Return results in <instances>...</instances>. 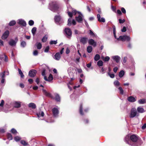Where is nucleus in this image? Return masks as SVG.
I'll list each match as a JSON object with an SVG mask.
<instances>
[{
	"label": "nucleus",
	"instance_id": "6",
	"mask_svg": "<svg viewBox=\"0 0 146 146\" xmlns=\"http://www.w3.org/2000/svg\"><path fill=\"white\" fill-rule=\"evenodd\" d=\"M36 71L34 70H30L29 73V76L31 77H35L36 75Z\"/></svg>",
	"mask_w": 146,
	"mask_h": 146
},
{
	"label": "nucleus",
	"instance_id": "44",
	"mask_svg": "<svg viewBox=\"0 0 146 146\" xmlns=\"http://www.w3.org/2000/svg\"><path fill=\"white\" fill-rule=\"evenodd\" d=\"M21 46L23 47H24L26 46V44L24 41H22L21 42Z\"/></svg>",
	"mask_w": 146,
	"mask_h": 146
},
{
	"label": "nucleus",
	"instance_id": "13",
	"mask_svg": "<svg viewBox=\"0 0 146 146\" xmlns=\"http://www.w3.org/2000/svg\"><path fill=\"white\" fill-rule=\"evenodd\" d=\"M53 115L55 117H56L58 116V110L57 108H54L52 110Z\"/></svg>",
	"mask_w": 146,
	"mask_h": 146
},
{
	"label": "nucleus",
	"instance_id": "45",
	"mask_svg": "<svg viewBox=\"0 0 146 146\" xmlns=\"http://www.w3.org/2000/svg\"><path fill=\"white\" fill-rule=\"evenodd\" d=\"M21 143L24 146H26L28 145L27 143L25 141L22 140L21 141Z\"/></svg>",
	"mask_w": 146,
	"mask_h": 146
},
{
	"label": "nucleus",
	"instance_id": "16",
	"mask_svg": "<svg viewBox=\"0 0 146 146\" xmlns=\"http://www.w3.org/2000/svg\"><path fill=\"white\" fill-rule=\"evenodd\" d=\"M44 78L45 80L48 82H50L53 80V77L52 75L51 74H50L48 79L46 76H44Z\"/></svg>",
	"mask_w": 146,
	"mask_h": 146
},
{
	"label": "nucleus",
	"instance_id": "28",
	"mask_svg": "<svg viewBox=\"0 0 146 146\" xmlns=\"http://www.w3.org/2000/svg\"><path fill=\"white\" fill-rule=\"evenodd\" d=\"M138 102L140 104H143L146 103V100L144 99H141L139 100Z\"/></svg>",
	"mask_w": 146,
	"mask_h": 146
},
{
	"label": "nucleus",
	"instance_id": "19",
	"mask_svg": "<svg viewBox=\"0 0 146 146\" xmlns=\"http://www.w3.org/2000/svg\"><path fill=\"white\" fill-rule=\"evenodd\" d=\"M97 17L98 21L100 22L104 23L105 22V20L104 18L102 17L101 19L100 18V16L99 14L97 15Z\"/></svg>",
	"mask_w": 146,
	"mask_h": 146
},
{
	"label": "nucleus",
	"instance_id": "32",
	"mask_svg": "<svg viewBox=\"0 0 146 146\" xmlns=\"http://www.w3.org/2000/svg\"><path fill=\"white\" fill-rule=\"evenodd\" d=\"M36 45L38 49H40L42 48V44L40 42H37L36 43Z\"/></svg>",
	"mask_w": 146,
	"mask_h": 146
},
{
	"label": "nucleus",
	"instance_id": "59",
	"mask_svg": "<svg viewBox=\"0 0 146 146\" xmlns=\"http://www.w3.org/2000/svg\"><path fill=\"white\" fill-rule=\"evenodd\" d=\"M126 31V28L125 27H123V29L121 30L122 32H125Z\"/></svg>",
	"mask_w": 146,
	"mask_h": 146
},
{
	"label": "nucleus",
	"instance_id": "30",
	"mask_svg": "<svg viewBox=\"0 0 146 146\" xmlns=\"http://www.w3.org/2000/svg\"><path fill=\"white\" fill-rule=\"evenodd\" d=\"M92 47L91 46H89L87 48V50L88 52L90 53L92 51Z\"/></svg>",
	"mask_w": 146,
	"mask_h": 146
},
{
	"label": "nucleus",
	"instance_id": "51",
	"mask_svg": "<svg viewBox=\"0 0 146 146\" xmlns=\"http://www.w3.org/2000/svg\"><path fill=\"white\" fill-rule=\"evenodd\" d=\"M127 57H124L123 59V61L122 62V63L123 64L125 63L127 61Z\"/></svg>",
	"mask_w": 146,
	"mask_h": 146
},
{
	"label": "nucleus",
	"instance_id": "55",
	"mask_svg": "<svg viewBox=\"0 0 146 146\" xmlns=\"http://www.w3.org/2000/svg\"><path fill=\"white\" fill-rule=\"evenodd\" d=\"M80 56H78L77 57L76 59L75 62L76 63H78L79 62H80Z\"/></svg>",
	"mask_w": 146,
	"mask_h": 146
},
{
	"label": "nucleus",
	"instance_id": "4",
	"mask_svg": "<svg viewBox=\"0 0 146 146\" xmlns=\"http://www.w3.org/2000/svg\"><path fill=\"white\" fill-rule=\"evenodd\" d=\"M118 40H121L123 41L126 40L127 41H129L130 40L131 38L129 36L126 35H124L123 36H120L118 38H117Z\"/></svg>",
	"mask_w": 146,
	"mask_h": 146
},
{
	"label": "nucleus",
	"instance_id": "36",
	"mask_svg": "<svg viewBox=\"0 0 146 146\" xmlns=\"http://www.w3.org/2000/svg\"><path fill=\"white\" fill-rule=\"evenodd\" d=\"M118 89L119 90L120 94L121 95H123L124 94V91L122 88L121 87H118Z\"/></svg>",
	"mask_w": 146,
	"mask_h": 146
},
{
	"label": "nucleus",
	"instance_id": "2",
	"mask_svg": "<svg viewBox=\"0 0 146 146\" xmlns=\"http://www.w3.org/2000/svg\"><path fill=\"white\" fill-rule=\"evenodd\" d=\"M49 8L52 11L55 12L58 9V4L56 1H53L50 3Z\"/></svg>",
	"mask_w": 146,
	"mask_h": 146
},
{
	"label": "nucleus",
	"instance_id": "1",
	"mask_svg": "<svg viewBox=\"0 0 146 146\" xmlns=\"http://www.w3.org/2000/svg\"><path fill=\"white\" fill-rule=\"evenodd\" d=\"M67 8V13L68 15L70 17H72L73 15H75L76 13H77L78 14V15L76 17V20L79 23H81L83 20V16L81 13L79 11H77L76 10L73 9L70 6H68Z\"/></svg>",
	"mask_w": 146,
	"mask_h": 146
},
{
	"label": "nucleus",
	"instance_id": "39",
	"mask_svg": "<svg viewBox=\"0 0 146 146\" xmlns=\"http://www.w3.org/2000/svg\"><path fill=\"white\" fill-rule=\"evenodd\" d=\"M18 70L19 71V74L21 75V77L22 78H23L24 77V76L21 70L19 68H18Z\"/></svg>",
	"mask_w": 146,
	"mask_h": 146
},
{
	"label": "nucleus",
	"instance_id": "17",
	"mask_svg": "<svg viewBox=\"0 0 146 146\" xmlns=\"http://www.w3.org/2000/svg\"><path fill=\"white\" fill-rule=\"evenodd\" d=\"M54 95L55 96L54 98V99L56 100L57 102H60V97L58 94L55 93L54 94Z\"/></svg>",
	"mask_w": 146,
	"mask_h": 146
},
{
	"label": "nucleus",
	"instance_id": "43",
	"mask_svg": "<svg viewBox=\"0 0 146 146\" xmlns=\"http://www.w3.org/2000/svg\"><path fill=\"white\" fill-rule=\"evenodd\" d=\"M11 131L12 133L14 134L15 135H16L17 133L16 130L14 128L12 129L11 130Z\"/></svg>",
	"mask_w": 146,
	"mask_h": 146
},
{
	"label": "nucleus",
	"instance_id": "12",
	"mask_svg": "<svg viewBox=\"0 0 146 146\" xmlns=\"http://www.w3.org/2000/svg\"><path fill=\"white\" fill-rule=\"evenodd\" d=\"M112 58L116 63H118L120 59V57L118 55L113 56Z\"/></svg>",
	"mask_w": 146,
	"mask_h": 146
},
{
	"label": "nucleus",
	"instance_id": "54",
	"mask_svg": "<svg viewBox=\"0 0 146 146\" xmlns=\"http://www.w3.org/2000/svg\"><path fill=\"white\" fill-rule=\"evenodd\" d=\"M38 54V52L37 50H35L33 52V55L34 56H37Z\"/></svg>",
	"mask_w": 146,
	"mask_h": 146
},
{
	"label": "nucleus",
	"instance_id": "18",
	"mask_svg": "<svg viewBox=\"0 0 146 146\" xmlns=\"http://www.w3.org/2000/svg\"><path fill=\"white\" fill-rule=\"evenodd\" d=\"M9 44L11 46H15L16 45L17 42L14 40L11 39L9 42Z\"/></svg>",
	"mask_w": 146,
	"mask_h": 146
},
{
	"label": "nucleus",
	"instance_id": "52",
	"mask_svg": "<svg viewBox=\"0 0 146 146\" xmlns=\"http://www.w3.org/2000/svg\"><path fill=\"white\" fill-rule=\"evenodd\" d=\"M119 21L120 23H123L125 22V20L124 19L122 20L121 19H119Z\"/></svg>",
	"mask_w": 146,
	"mask_h": 146
},
{
	"label": "nucleus",
	"instance_id": "53",
	"mask_svg": "<svg viewBox=\"0 0 146 146\" xmlns=\"http://www.w3.org/2000/svg\"><path fill=\"white\" fill-rule=\"evenodd\" d=\"M4 104V101L3 100L1 101V102L0 104V106L1 107H3Z\"/></svg>",
	"mask_w": 146,
	"mask_h": 146
},
{
	"label": "nucleus",
	"instance_id": "42",
	"mask_svg": "<svg viewBox=\"0 0 146 146\" xmlns=\"http://www.w3.org/2000/svg\"><path fill=\"white\" fill-rule=\"evenodd\" d=\"M8 139L9 140H11L13 139L12 135L10 133H8L7 134Z\"/></svg>",
	"mask_w": 146,
	"mask_h": 146
},
{
	"label": "nucleus",
	"instance_id": "26",
	"mask_svg": "<svg viewBox=\"0 0 146 146\" xmlns=\"http://www.w3.org/2000/svg\"><path fill=\"white\" fill-rule=\"evenodd\" d=\"M28 106L29 107L33 109H35L36 108L35 104L33 103H30L29 104Z\"/></svg>",
	"mask_w": 146,
	"mask_h": 146
},
{
	"label": "nucleus",
	"instance_id": "11",
	"mask_svg": "<svg viewBox=\"0 0 146 146\" xmlns=\"http://www.w3.org/2000/svg\"><path fill=\"white\" fill-rule=\"evenodd\" d=\"M72 23L73 25H75L76 24V22L75 20L73 19L72 21L71 18L68 19V25L69 26H71Z\"/></svg>",
	"mask_w": 146,
	"mask_h": 146
},
{
	"label": "nucleus",
	"instance_id": "46",
	"mask_svg": "<svg viewBox=\"0 0 146 146\" xmlns=\"http://www.w3.org/2000/svg\"><path fill=\"white\" fill-rule=\"evenodd\" d=\"M110 59V58L108 56H106L104 58V62H108L109 61Z\"/></svg>",
	"mask_w": 146,
	"mask_h": 146
},
{
	"label": "nucleus",
	"instance_id": "56",
	"mask_svg": "<svg viewBox=\"0 0 146 146\" xmlns=\"http://www.w3.org/2000/svg\"><path fill=\"white\" fill-rule=\"evenodd\" d=\"M4 55L5 56L4 61L6 62H7L8 61V58L5 54H4Z\"/></svg>",
	"mask_w": 146,
	"mask_h": 146
},
{
	"label": "nucleus",
	"instance_id": "47",
	"mask_svg": "<svg viewBox=\"0 0 146 146\" xmlns=\"http://www.w3.org/2000/svg\"><path fill=\"white\" fill-rule=\"evenodd\" d=\"M14 139L15 141L17 142L19 141L21 139V138L19 137L16 136L15 137Z\"/></svg>",
	"mask_w": 146,
	"mask_h": 146
},
{
	"label": "nucleus",
	"instance_id": "58",
	"mask_svg": "<svg viewBox=\"0 0 146 146\" xmlns=\"http://www.w3.org/2000/svg\"><path fill=\"white\" fill-rule=\"evenodd\" d=\"M4 46L3 42L0 39V46Z\"/></svg>",
	"mask_w": 146,
	"mask_h": 146
},
{
	"label": "nucleus",
	"instance_id": "25",
	"mask_svg": "<svg viewBox=\"0 0 146 146\" xmlns=\"http://www.w3.org/2000/svg\"><path fill=\"white\" fill-rule=\"evenodd\" d=\"M21 103L19 102H15V107L16 108H19L21 106Z\"/></svg>",
	"mask_w": 146,
	"mask_h": 146
},
{
	"label": "nucleus",
	"instance_id": "23",
	"mask_svg": "<svg viewBox=\"0 0 146 146\" xmlns=\"http://www.w3.org/2000/svg\"><path fill=\"white\" fill-rule=\"evenodd\" d=\"M36 115L39 119L41 117H43L44 115V113L43 111H40L36 113Z\"/></svg>",
	"mask_w": 146,
	"mask_h": 146
},
{
	"label": "nucleus",
	"instance_id": "64",
	"mask_svg": "<svg viewBox=\"0 0 146 146\" xmlns=\"http://www.w3.org/2000/svg\"><path fill=\"white\" fill-rule=\"evenodd\" d=\"M97 10L98 12L100 13L101 14V11L100 8L99 7L97 8Z\"/></svg>",
	"mask_w": 146,
	"mask_h": 146
},
{
	"label": "nucleus",
	"instance_id": "37",
	"mask_svg": "<svg viewBox=\"0 0 146 146\" xmlns=\"http://www.w3.org/2000/svg\"><path fill=\"white\" fill-rule=\"evenodd\" d=\"M83 111V108H82V104H80V108H79V111L81 115H83V113L82 112Z\"/></svg>",
	"mask_w": 146,
	"mask_h": 146
},
{
	"label": "nucleus",
	"instance_id": "22",
	"mask_svg": "<svg viewBox=\"0 0 146 146\" xmlns=\"http://www.w3.org/2000/svg\"><path fill=\"white\" fill-rule=\"evenodd\" d=\"M128 100L130 102H134L136 101L135 98L132 96H130L127 98Z\"/></svg>",
	"mask_w": 146,
	"mask_h": 146
},
{
	"label": "nucleus",
	"instance_id": "57",
	"mask_svg": "<svg viewBox=\"0 0 146 146\" xmlns=\"http://www.w3.org/2000/svg\"><path fill=\"white\" fill-rule=\"evenodd\" d=\"M49 49V47L48 46H47L44 50V51L45 52H48Z\"/></svg>",
	"mask_w": 146,
	"mask_h": 146
},
{
	"label": "nucleus",
	"instance_id": "7",
	"mask_svg": "<svg viewBox=\"0 0 146 146\" xmlns=\"http://www.w3.org/2000/svg\"><path fill=\"white\" fill-rule=\"evenodd\" d=\"M64 31L67 37H70L71 36L72 33L70 29L68 28H66L64 30Z\"/></svg>",
	"mask_w": 146,
	"mask_h": 146
},
{
	"label": "nucleus",
	"instance_id": "21",
	"mask_svg": "<svg viewBox=\"0 0 146 146\" xmlns=\"http://www.w3.org/2000/svg\"><path fill=\"white\" fill-rule=\"evenodd\" d=\"M88 40V38L87 37H82L81 38L80 41L83 44H86Z\"/></svg>",
	"mask_w": 146,
	"mask_h": 146
},
{
	"label": "nucleus",
	"instance_id": "48",
	"mask_svg": "<svg viewBox=\"0 0 146 146\" xmlns=\"http://www.w3.org/2000/svg\"><path fill=\"white\" fill-rule=\"evenodd\" d=\"M57 40H52L50 42V44H56L57 43Z\"/></svg>",
	"mask_w": 146,
	"mask_h": 146
},
{
	"label": "nucleus",
	"instance_id": "41",
	"mask_svg": "<svg viewBox=\"0 0 146 146\" xmlns=\"http://www.w3.org/2000/svg\"><path fill=\"white\" fill-rule=\"evenodd\" d=\"M47 36L46 35H45L42 38V41L43 42H45L47 40Z\"/></svg>",
	"mask_w": 146,
	"mask_h": 146
},
{
	"label": "nucleus",
	"instance_id": "62",
	"mask_svg": "<svg viewBox=\"0 0 146 146\" xmlns=\"http://www.w3.org/2000/svg\"><path fill=\"white\" fill-rule=\"evenodd\" d=\"M142 129H144L146 128V123H145L142 127Z\"/></svg>",
	"mask_w": 146,
	"mask_h": 146
},
{
	"label": "nucleus",
	"instance_id": "3",
	"mask_svg": "<svg viewBox=\"0 0 146 146\" xmlns=\"http://www.w3.org/2000/svg\"><path fill=\"white\" fill-rule=\"evenodd\" d=\"M55 23L58 25H60L64 22L63 19L60 15L55 16L54 17Z\"/></svg>",
	"mask_w": 146,
	"mask_h": 146
},
{
	"label": "nucleus",
	"instance_id": "33",
	"mask_svg": "<svg viewBox=\"0 0 146 146\" xmlns=\"http://www.w3.org/2000/svg\"><path fill=\"white\" fill-rule=\"evenodd\" d=\"M16 23V22L15 20H13L11 21L9 23V25L10 26H11L15 25Z\"/></svg>",
	"mask_w": 146,
	"mask_h": 146
},
{
	"label": "nucleus",
	"instance_id": "5",
	"mask_svg": "<svg viewBox=\"0 0 146 146\" xmlns=\"http://www.w3.org/2000/svg\"><path fill=\"white\" fill-rule=\"evenodd\" d=\"M137 114V111L136 109L135 108H133L131 110L129 116L130 118H133L136 116Z\"/></svg>",
	"mask_w": 146,
	"mask_h": 146
},
{
	"label": "nucleus",
	"instance_id": "50",
	"mask_svg": "<svg viewBox=\"0 0 146 146\" xmlns=\"http://www.w3.org/2000/svg\"><path fill=\"white\" fill-rule=\"evenodd\" d=\"M108 74L110 77L111 78H113L115 77V75L113 74H111L109 72H108Z\"/></svg>",
	"mask_w": 146,
	"mask_h": 146
},
{
	"label": "nucleus",
	"instance_id": "27",
	"mask_svg": "<svg viewBox=\"0 0 146 146\" xmlns=\"http://www.w3.org/2000/svg\"><path fill=\"white\" fill-rule=\"evenodd\" d=\"M114 85L116 88H117L120 85V84L118 81L116 80L113 82Z\"/></svg>",
	"mask_w": 146,
	"mask_h": 146
},
{
	"label": "nucleus",
	"instance_id": "40",
	"mask_svg": "<svg viewBox=\"0 0 146 146\" xmlns=\"http://www.w3.org/2000/svg\"><path fill=\"white\" fill-rule=\"evenodd\" d=\"M36 30V28L35 27H33L31 30L32 33L33 35L35 34Z\"/></svg>",
	"mask_w": 146,
	"mask_h": 146
},
{
	"label": "nucleus",
	"instance_id": "38",
	"mask_svg": "<svg viewBox=\"0 0 146 146\" xmlns=\"http://www.w3.org/2000/svg\"><path fill=\"white\" fill-rule=\"evenodd\" d=\"M103 62L102 61L100 60L97 62V65L99 67H100L103 66Z\"/></svg>",
	"mask_w": 146,
	"mask_h": 146
},
{
	"label": "nucleus",
	"instance_id": "49",
	"mask_svg": "<svg viewBox=\"0 0 146 146\" xmlns=\"http://www.w3.org/2000/svg\"><path fill=\"white\" fill-rule=\"evenodd\" d=\"M34 22L33 21L30 20L29 22V24L30 26H32L34 25Z\"/></svg>",
	"mask_w": 146,
	"mask_h": 146
},
{
	"label": "nucleus",
	"instance_id": "14",
	"mask_svg": "<svg viewBox=\"0 0 146 146\" xmlns=\"http://www.w3.org/2000/svg\"><path fill=\"white\" fill-rule=\"evenodd\" d=\"M88 43L90 45L93 46L94 47L96 46V42L93 39H91L88 41Z\"/></svg>",
	"mask_w": 146,
	"mask_h": 146
},
{
	"label": "nucleus",
	"instance_id": "29",
	"mask_svg": "<svg viewBox=\"0 0 146 146\" xmlns=\"http://www.w3.org/2000/svg\"><path fill=\"white\" fill-rule=\"evenodd\" d=\"M137 110V111L140 113H143L145 111L144 109L140 107H138Z\"/></svg>",
	"mask_w": 146,
	"mask_h": 146
},
{
	"label": "nucleus",
	"instance_id": "20",
	"mask_svg": "<svg viewBox=\"0 0 146 146\" xmlns=\"http://www.w3.org/2000/svg\"><path fill=\"white\" fill-rule=\"evenodd\" d=\"M42 91L43 94L46 96L52 98L51 94L50 93L47 92L45 90L42 89Z\"/></svg>",
	"mask_w": 146,
	"mask_h": 146
},
{
	"label": "nucleus",
	"instance_id": "35",
	"mask_svg": "<svg viewBox=\"0 0 146 146\" xmlns=\"http://www.w3.org/2000/svg\"><path fill=\"white\" fill-rule=\"evenodd\" d=\"M100 55L98 54H96L95 57H94V59L95 61H97L98 60L100 59Z\"/></svg>",
	"mask_w": 146,
	"mask_h": 146
},
{
	"label": "nucleus",
	"instance_id": "63",
	"mask_svg": "<svg viewBox=\"0 0 146 146\" xmlns=\"http://www.w3.org/2000/svg\"><path fill=\"white\" fill-rule=\"evenodd\" d=\"M118 68L117 67H115L113 69V71L115 73H116L117 70Z\"/></svg>",
	"mask_w": 146,
	"mask_h": 146
},
{
	"label": "nucleus",
	"instance_id": "15",
	"mask_svg": "<svg viewBox=\"0 0 146 146\" xmlns=\"http://www.w3.org/2000/svg\"><path fill=\"white\" fill-rule=\"evenodd\" d=\"M125 141L127 144L130 145L131 139H130V134L126 136L125 138Z\"/></svg>",
	"mask_w": 146,
	"mask_h": 146
},
{
	"label": "nucleus",
	"instance_id": "8",
	"mask_svg": "<svg viewBox=\"0 0 146 146\" xmlns=\"http://www.w3.org/2000/svg\"><path fill=\"white\" fill-rule=\"evenodd\" d=\"M9 35V32L8 31H6L3 34L1 38L3 40H5L7 39Z\"/></svg>",
	"mask_w": 146,
	"mask_h": 146
},
{
	"label": "nucleus",
	"instance_id": "61",
	"mask_svg": "<svg viewBox=\"0 0 146 146\" xmlns=\"http://www.w3.org/2000/svg\"><path fill=\"white\" fill-rule=\"evenodd\" d=\"M45 72H46L45 70L44 69L43 70V71L42 72V75L44 76H45Z\"/></svg>",
	"mask_w": 146,
	"mask_h": 146
},
{
	"label": "nucleus",
	"instance_id": "60",
	"mask_svg": "<svg viewBox=\"0 0 146 146\" xmlns=\"http://www.w3.org/2000/svg\"><path fill=\"white\" fill-rule=\"evenodd\" d=\"M121 11L123 13H125L126 11H125V9L124 8L122 7L121 8Z\"/></svg>",
	"mask_w": 146,
	"mask_h": 146
},
{
	"label": "nucleus",
	"instance_id": "34",
	"mask_svg": "<svg viewBox=\"0 0 146 146\" xmlns=\"http://www.w3.org/2000/svg\"><path fill=\"white\" fill-rule=\"evenodd\" d=\"M6 73V71L0 73V77L1 78H5V74Z\"/></svg>",
	"mask_w": 146,
	"mask_h": 146
},
{
	"label": "nucleus",
	"instance_id": "31",
	"mask_svg": "<svg viewBox=\"0 0 146 146\" xmlns=\"http://www.w3.org/2000/svg\"><path fill=\"white\" fill-rule=\"evenodd\" d=\"M125 72L123 70L121 71L119 73V76L120 78L122 77L124 75Z\"/></svg>",
	"mask_w": 146,
	"mask_h": 146
},
{
	"label": "nucleus",
	"instance_id": "10",
	"mask_svg": "<svg viewBox=\"0 0 146 146\" xmlns=\"http://www.w3.org/2000/svg\"><path fill=\"white\" fill-rule=\"evenodd\" d=\"M130 139L131 141L133 142H136L138 139V137L137 136L135 135H130Z\"/></svg>",
	"mask_w": 146,
	"mask_h": 146
},
{
	"label": "nucleus",
	"instance_id": "9",
	"mask_svg": "<svg viewBox=\"0 0 146 146\" xmlns=\"http://www.w3.org/2000/svg\"><path fill=\"white\" fill-rule=\"evenodd\" d=\"M18 23L19 24L24 27H25L26 26V22L23 19H19L18 20Z\"/></svg>",
	"mask_w": 146,
	"mask_h": 146
},
{
	"label": "nucleus",
	"instance_id": "24",
	"mask_svg": "<svg viewBox=\"0 0 146 146\" xmlns=\"http://www.w3.org/2000/svg\"><path fill=\"white\" fill-rule=\"evenodd\" d=\"M60 57V54L59 52L56 53L54 55L55 59L56 60H59Z\"/></svg>",
	"mask_w": 146,
	"mask_h": 146
}]
</instances>
